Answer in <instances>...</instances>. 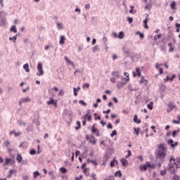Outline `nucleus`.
Segmentation results:
<instances>
[{"label": "nucleus", "instance_id": "nucleus-1", "mask_svg": "<svg viewBox=\"0 0 180 180\" xmlns=\"http://www.w3.org/2000/svg\"><path fill=\"white\" fill-rule=\"evenodd\" d=\"M158 148L156 158L157 160H160V162H164V158L167 155V147H165V144L160 143L158 145Z\"/></svg>", "mask_w": 180, "mask_h": 180}, {"label": "nucleus", "instance_id": "nucleus-2", "mask_svg": "<svg viewBox=\"0 0 180 180\" xmlns=\"http://www.w3.org/2000/svg\"><path fill=\"white\" fill-rule=\"evenodd\" d=\"M169 167H168V171L170 172V174H176V170H175V167H174L176 165V169L180 168L179 164H177L175 162V158L174 156L171 157L169 159Z\"/></svg>", "mask_w": 180, "mask_h": 180}, {"label": "nucleus", "instance_id": "nucleus-3", "mask_svg": "<svg viewBox=\"0 0 180 180\" xmlns=\"http://www.w3.org/2000/svg\"><path fill=\"white\" fill-rule=\"evenodd\" d=\"M6 13L5 11H0V26L5 27L6 26Z\"/></svg>", "mask_w": 180, "mask_h": 180}, {"label": "nucleus", "instance_id": "nucleus-4", "mask_svg": "<svg viewBox=\"0 0 180 180\" xmlns=\"http://www.w3.org/2000/svg\"><path fill=\"white\" fill-rule=\"evenodd\" d=\"M129 81L130 78H122V81L117 82V88L118 89H120V88H123V86L126 85Z\"/></svg>", "mask_w": 180, "mask_h": 180}, {"label": "nucleus", "instance_id": "nucleus-5", "mask_svg": "<svg viewBox=\"0 0 180 180\" xmlns=\"http://www.w3.org/2000/svg\"><path fill=\"white\" fill-rule=\"evenodd\" d=\"M37 70L39 71V73H37V75H38V77H41V75H44V71H43V63H41V62H39L38 63Z\"/></svg>", "mask_w": 180, "mask_h": 180}, {"label": "nucleus", "instance_id": "nucleus-6", "mask_svg": "<svg viewBox=\"0 0 180 180\" xmlns=\"http://www.w3.org/2000/svg\"><path fill=\"white\" fill-rule=\"evenodd\" d=\"M167 113H171V112H172V110L174 108H176V105H175V103L172 102V101H170L167 104Z\"/></svg>", "mask_w": 180, "mask_h": 180}, {"label": "nucleus", "instance_id": "nucleus-7", "mask_svg": "<svg viewBox=\"0 0 180 180\" xmlns=\"http://www.w3.org/2000/svg\"><path fill=\"white\" fill-rule=\"evenodd\" d=\"M95 126H96V124L94 123L91 127V133L92 134H96V137H101V134H99V130L95 128Z\"/></svg>", "mask_w": 180, "mask_h": 180}, {"label": "nucleus", "instance_id": "nucleus-8", "mask_svg": "<svg viewBox=\"0 0 180 180\" xmlns=\"http://www.w3.org/2000/svg\"><path fill=\"white\" fill-rule=\"evenodd\" d=\"M86 140L89 141V143H92L93 144H96V140L95 139V136L91 135L90 137L89 135H86Z\"/></svg>", "mask_w": 180, "mask_h": 180}, {"label": "nucleus", "instance_id": "nucleus-9", "mask_svg": "<svg viewBox=\"0 0 180 180\" xmlns=\"http://www.w3.org/2000/svg\"><path fill=\"white\" fill-rule=\"evenodd\" d=\"M86 118L89 122H91V120H92V115H91V110H87L86 115L83 117V119H84V120H86Z\"/></svg>", "mask_w": 180, "mask_h": 180}, {"label": "nucleus", "instance_id": "nucleus-10", "mask_svg": "<svg viewBox=\"0 0 180 180\" xmlns=\"http://www.w3.org/2000/svg\"><path fill=\"white\" fill-rule=\"evenodd\" d=\"M167 144H169V146H170V147H172V148H174V147H176V146H178V141L174 142V140L172 139H169L167 141Z\"/></svg>", "mask_w": 180, "mask_h": 180}, {"label": "nucleus", "instance_id": "nucleus-11", "mask_svg": "<svg viewBox=\"0 0 180 180\" xmlns=\"http://www.w3.org/2000/svg\"><path fill=\"white\" fill-rule=\"evenodd\" d=\"M47 105H54L55 108H57V101L51 98L50 101H47Z\"/></svg>", "mask_w": 180, "mask_h": 180}, {"label": "nucleus", "instance_id": "nucleus-12", "mask_svg": "<svg viewBox=\"0 0 180 180\" xmlns=\"http://www.w3.org/2000/svg\"><path fill=\"white\" fill-rule=\"evenodd\" d=\"M123 53L126 55V57H130V50L126 49L125 47L122 48Z\"/></svg>", "mask_w": 180, "mask_h": 180}, {"label": "nucleus", "instance_id": "nucleus-13", "mask_svg": "<svg viewBox=\"0 0 180 180\" xmlns=\"http://www.w3.org/2000/svg\"><path fill=\"white\" fill-rule=\"evenodd\" d=\"M139 84H145V85H147V84H148V80L146 79L144 76H141Z\"/></svg>", "mask_w": 180, "mask_h": 180}, {"label": "nucleus", "instance_id": "nucleus-14", "mask_svg": "<svg viewBox=\"0 0 180 180\" xmlns=\"http://www.w3.org/2000/svg\"><path fill=\"white\" fill-rule=\"evenodd\" d=\"M65 60L66 61V63H68V64L72 65V67H75V64H74V62H72V60H70L68 58V57L65 56Z\"/></svg>", "mask_w": 180, "mask_h": 180}, {"label": "nucleus", "instance_id": "nucleus-15", "mask_svg": "<svg viewBox=\"0 0 180 180\" xmlns=\"http://www.w3.org/2000/svg\"><path fill=\"white\" fill-rule=\"evenodd\" d=\"M65 40H67V39L65 38V37L64 35L60 36L59 44H65Z\"/></svg>", "mask_w": 180, "mask_h": 180}, {"label": "nucleus", "instance_id": "nucleus-16", "mask_svg": "<svg viewBox=\"0 0 180 180\" xmlns=\"http://www.w3.org/2000/svg\"><path fill=\"white\" fill-rule=\"evenodd\" d=\"M112 77H115V78H117V79H119V78H120V75L119 74V71H113L111 73Z\"/></svg>", "mask_w": 180, "mask_h": 180}, {"label": "nucleus", "instance_id": "nucleus-17", "mask_svg": "<svg viewBox=\"0 0 180 180\" xmlns=\"http://www.w3.org/2000/svg\"><path fill=\"white\" fill-rule=\"evenodd\" d=\"M134 123H137V124H140V123H141V120H139V117L136 114L134 116Z\"/></svg>", "mask_w": 180, "mask_h": 180}, {"label": "nucleus", "instance_id": "nucleus-18", "mask_svg": "<svg viewBox=\"0 0 180 180\" xmlns=\"http://www.w3.org/2000/svg\"><path fill=\"white\" fill-rule=\"evenodd\" d=\"M146 164L147 168H151L152 169H154V168H155V165L151 164L150 162H146Z\"/></svg>", "mask_w": 180, "mask_h": 180}, {"label": "nucleus", "instance_id": "nucleus-19", "mask_svg": "<svg viewBox=\"0 0 180 180\" xmlns=\"http://www.w3.org/2000/svg\"><path fill=\"white\" fill-rule=\"evenodd\" d=\"M152 5L151 0H150V2L145 6V9L147 11H151V8H153Z\"/></svg>", "mask_w": 180, "mask_h": 180}, {"label": "nucleus", "instance_id": "nucleus-20", "mask_svg": "<svg viewBox=\"0 0 180 180\" xmlns=\"http://www.w3.org/2000/svg\"><path fill=\"white\" fill-rule=\"evenodd\" d=\"M139 169L140 171H147L148 169L147 165H141L139 166Z\"/></svg>", "mask_w": 180, "mask_h": 180}, {"label": "nucleus", "instance_id": "nucleus-21", "mask_svg": "<svg viewBox=\"0 0 180 180\" xmlns=\"http://www.w3.org/2000/svg\"><path fill=\"white\" fill-rule=\"evenodd\" d=\"M121 162H122V165H123V167H127V165H129L127 163V160L124 158L121 159Z\"/></svg>", "mask_w": 180, "mask_h": 180}, {"label": "nucleus", "instance_id": "nucleus-22", "mask_svg": "<svg viewBox=\"0 0 180 180\" xmlns=\"http://www.w3.org/2000/svg\"><path fill=\"white\" fill-rule=\"evenodd\" d=\"M79 89H81L80 87H77V89L75 88V87L73 88V92H74V95L75 96H78V93L77 92H78V91H79Z\"/></svg>", "mask_w": 180, "mask_h": 180}, {"label": "nucleus", "instance_id": "nucleus-23", "mask_svg": "<svg viewBox=\"0 0 180 180\" xmlns=\"http://www.w3.org/2000/svg\"><path fill=\"white\" fill-rule=\"evenodd\" d=\"M24 70H25V72H30V69H29V64L26 63L23 65Z\"/></svg>", "mask_w": 180, "mask_h": 180}, {"label": "nucleus", "instance_id": "nucleus-24", "mask_svg": "<svg viewBox=\"0 0 180 180\" xmlns=\"http://www.w3.org/2000/svg\"><path fill=\"white\" fill-rule=\"evenodd\" d=\"M101 49H99V46L98 45H96L94 47L92 48L93 53H96V51H100Z\"/></svg>", "mask_w": 180, "mask_h": 180}, {"label": "nucleus", "instance_id": "nucleus-25", "mask_svg": "<svg viewBox=\"0 0 180 180\" xmlns=\"http://www.w3.org/2000/svg\"><path fill=\"white\" fill-rule=\"evenodd\" d=\"M10 32H13V33H18V30L16 29V25H13L10 29Z\"/></svg>", "mask_w": 180, "mask_h": 180}, {"label": "nucleus", "instance_id": "nucleus-26", "mask_svg": "<svg viewBox=\"0 0 180 180\" xmlns=\"http://www.w3.org/2000/svg\"><path fill=\"white\" fill-rule=\"evenodd\" d=\"M22 159L23 158H22V155H20V154L17 155L16 160L18 161V162H22Z\"/></svg>", "mask_w": 180, "mask_h": 180}, {"label": "nucleus", "instance_id": "nucleus-27", "mask_svg": "<svg viewBox=\"0 0 180 180\" xmlns=\"http://www.w3.org/2000/svg\"><path fill=\"white\" fill-rule=\"evenodd\" d=\"M124 32L123 31H121L119 32V34H118V39H124Z\"/></svg>", "mask_w": 180, "mask_h": 180}, {"label": "nucleus", "instance_id": "nucleus-28", "mask_svg": "<svg viewBox=\"0 0 180 180\" xmlns=\"http://www.w3.org/2000/svg\"><path fill=\"white\" fill-rule=\"evenodd\" d=\"M161 37H162V34H158L154 36V40L155 41H157V40H158V39H161Z\"/></svg>", "mask_w": 180, "mask_h": 180}, {"label": "nucleus", "instance_id": "nucleus-29", "mask_svg": "<svg viewBox=\"0 0 180 180\" xmlns=\"http://www.w3.org/2000/svg\"><path fill=\"white\" fill-rule=\"evenodd\" d=\"M115 164H119V162H117L116 160L113 159L112 161L110 162V165L112 168L115 167Z\"/></svg>", "mask_w": 180, "mask_h": 180}, {"label": "nucleus", "instance_id": "nucleus-30", "mask_svg": "<svg viewBox=\"0 0 180 180\" xmlns=\"http://www.w3.org/2000/svg\"><path fill=\"white\" fill-rule=\"evenodd\" d=\"M26 131H27V133H30V131H33V126L32 125L27 126L26 128Z\"/></svg>", "mask_w": 180, "mask_h": 180}, {"label": "nucleus", "instance_id": "nucleus-31", "mask_svg": "<svg viewBox=\"0 0 180 180\" xmlns=\"http://www.w3.org/2000/svg\"><path fill=\"white\" fill-rule=\"evenodd\" d=\"M176 2H175V1H173V2L170 4V8H171V9H172V10L176 9Z\"/></svg>", "mask_w": 180, "mask_h": 180}, {"label": "nucleus", "instance_id": "nucleus-32", "mask_svg": "<svg viewBox=\"0 0 180 180\" xmlns=\"http://www.w3.org/2000/svg\"><path fill=\"white\" fill-rule=\"evenodd\" d=\"M18 34L15 35L13 37H9L8 40H10L11 41H13V43L16 42V39H17Z\"/></svg>", "mask_w": 180, "mask_h": 180}, {"label": "nucleus", "instance_id": "nucleus-33", "mask_svg": "<svg viewBox=\"0 0 180 180\" xmlns=\"http://www.w3.org/2000/svg\"><path fill=\"white\" fill-rule=\"evenodd\" d=\"M87 162H92L93 165L96 167V165H98V162H96V160H89L88 159L87 160Z\"/></svg>", "mask_w": 180, "mask_h": 180}, {"label": "nucleus", "instance_id": "nucleus-34", "mask_svg": "<svg viewBox=\"0 0 180 180\" xmlns=\"http://www.w3.org/2000/svg\"><path fill=\"white\" fill-rule=\"evenodd\" d=\"M22 103H26L27 102H30L31 99L29 97H26L25 98H22Z\"/></svg>", "mask_w": 180, "mask_h": 180}, {"label": "nucleus", "instance_id": "nucleus-35", "mask_svg": "<svg viewBox=\"0 0 180 180\" xmlns=\"http://www.w3.org/2000/svg\"><path fill=\"white\" fill-rule=\"evenodd\" d=\"M20 148H27V145L25 144V142H22L19 145Z\"/></svg>", "mask_w": 180, "mask_h": 180}, {"label": "nucleus", "instance_id": "nucleus-36", "mask_svg": "<svg viewBox=\"0 0 180 180\" xmlns=\"http://www.w3.org/2000/svg\"><path fill=\"white\" fill-rule=\"evenodd\" d=\"M94 120H101V115L98 116V113H96V112H95L94 114Z\"/></svg>", "mask_w": 180, "mask_h": 180}, {"label": "nucleus", "instance_id": "nucleus-37", "mask_svg": "<svg viewBox=\"0 0 180 180\" xmlns=\"http://www.w3.org/2000/svg\"><path fill=\"white\" fill-rule=\"evenodd\" d=\"M115 176H118L119 178H120V176H122V172L120 170L117 171L115 173Z\"/></svg>", "mask_w": 180, "mask_h": 180}, {"label": "nucleus", "instance_id": "nucleus-38", "mask_svg": "<svg viewBox=\"0 0 180 180\" xmlns=\"http://www.w3.org/2000/svg\"><path fill=\"white\" fill-rule=\"evenodd\" d=\"M136 72L138 77H141V71L140 70V68H136Z\"/></svg>", "mask_w": 180, "mask_h": 180}, {"label": "nucleus", "instance_id": "nucleus-39", "mask_svg": "<svg viewBox=\"0 0 180 180\" xmlns=\"http://www.w3.org/2000/svg\"><path fill=\"white\" fill-rule=\"evenodd\" d=\"M154 104V103L150 102L149 104L147 105V108L148 109H149L150 110H153V105Z\"/></svg>", "mask_w": 180, "mask_h": 180}, {"label": "nucleus", "instance_id": "nucleus-40", "mask_svg": "<svg viewBox=\"0 0 180 180\" xmlns=\"http://www.w3.org/2000/svg\"><path fill=\"white\" fill-rule=\"evenodd\" d=\"M77 127H75V130H79L81 129V122L77 121Z\"/></svg>", "mask_w": 180, "mask_h": 180}, {"label": "nucleus", "instance_id": "nucleus-41", "mask_svg": "<svg viewBox=\"0 0 180 180\" xmlns=\"http://www.w3.org/2000/svg\"><path fill=\"white\" fill-rule=\"evenodd\" d=\"M160 49L161 51H165V50H167V46H165V44H162L160 46Z\"/></svg>", "mask_w": 180, "mask_h": 180}, {"label": "nucleus", "instance_id": "nucleus-42", "mask_svg": "<svg viewBox=\"0 0 180 180\" xmlns=\"http://www.w3.org/2000/svg\"><path fill=\"white\" fill-rule=\"evenodd\" d=\"M3 144L8 148L9 146H11V142H9V141H6L4 142Z\"/></svg>", "mask_w": 180, "mask_h": 180}, {"label": "nucleus", "instance_id": "nucleus-43", "mask_svg": "<svg viewBox=\"0 0 180 180\" xmlns=\"http://www.w3.org/2000/svg\"><path fill=\"white\" fill-rule=\"evenodd\" d=\"M60 171L62 174H66L68 170L65 167H60Z\"/></svg>", "mask_w": 180, "mask_h": 180}, {"label": "nucleus", "instance_id": "nucleus-44", "mask_svg": "<svg viewBox=\"0 0 180 180\" xmlns=\"http://www.w3.org/2000/svg\"><path fill=\"white\" fill-rule=\"evenodd\" d=\"M134 131H135L136 136H139V134H140V128H134Z\"/></svg>", "mask_w": 180, "mask_h": 180}, {"label": "nucleus", "instance_id": "nucleus-45", "mask_svg": "<svg viewBox=\"0 0 180 180\" xmlns=\"http://www.w3.org/2000/svg\"><path fill=\"white\" fill-rule=\"evenodd\" d=\"M117 131L113 130L110 134V137H114V136H117Z\"/></svg>", "mask_w": 180, "mask_h": 180}, {"label": "nucleus", "instance_id": "nucleus-46", "mask_svg": "<svg viewBox=\"0 0 180 180\" xmlns=\"http://www.w3.org/2000/svg\"><path fill=\"white\" fill-rule=\"evenodd\" d=\"M136 34H139V37H140L141 39H143V38L144 37V34L140 32V31L136 32Z\"/></svg>", "mask_w": 180, "mask_h": 180}, {"label": "nucleus", "instance_id": "nucleus-47", "mask_svg": "<svg viewBox=\"0 0 180 180\" xmlns=\"http://www.w3.org/2000/svg\"><path fill=\"white\" fill-rule=\"evenodd\" d=\"M89 86H90V84H89V83H84L83 85H82V88H83V89H85V88H89Z\"/></svg>", "mask_w": 180, "mask_h": 180}, {"label": "nucleus", "instance_id": "nucleus-48", "mask_svg": "<svg viewBox=\"0 0 180 180\" xmlns=\"http://www.w3.org/2000/svg\"><path fill=\"white\" fill-rule=\"evenodd\" d=\"M179 131H176V130H174L172 132V137H176V134H178V132Z\"/></svg>", "mask_w": 180, "mask_h": 180}, {"label": "nucleus", "instance_id": "nucleus-49", "mask_svg": "<svg viewBox=\"0 0 180 180\" xmlns=\"http://www.w3.org/2000/svg\"><path fill=\"white\" fill-rule=\"evenodd\" d=\"M79 103L80 104V105H82V106H86V103H85L84 101H82V100H79Z\"/></svg>", "mask_w": 180, "mask_h": 180}, {"label": "nucleus", "instance_id": "nucleus-50", "mask_svg": "<svg viewBox=\"0 0 180 180\" xmlns=\"http://www.w3.org/2000/svg\"><path fill=\"white\" fill-rule=\"evenodd\" d=\"M88 172V169L85 168L84 169H83V173L84 174V175H86V176H89V173H87Z\"/></svg>", "mask_w": 180, "mask_h": 180}, {"label": "nucleus", "instance_id": "nucleus-51", "mask_svg": "<svg viewBox=\"0 0 180 180\" xmlns=\"http://www.w3.org/2000/svg\"><path fill=\"white\" fill-rule=\"evenodd\" d=\"M172 179L173 180H179L180 179V177L179 176L176 175V174H174L173 176H172Z\"/></svg>", "mask_w": 180, "mask_h": 180}, {"label": "nucleus", "instance_id": "nucleus-52", "mask_svg": "<svg viewBox=\"0 0 180 180\" xmlns=\"http://www.w3.org/2000/svg\"><path fill=\"white\" fill-rule=\"evenodd\" d=\"M128 154L125 155V158H129V157H131V150H127Z\"/></svg>", "mask_w": 180, "mask_h": 180}, {"label": "nucleus", "instance_id": "nucleus-53", "mask_svg": "<svg viewBox=\"0 0 180 180\" xmlns=\"http://www.w3.org/2000/svg\"><path fill=\"white\" fill-rule=\"evenodd\" d=\"M90 176H91V178H92V179H94V180L98 179H96V174H95V173H92Z\"/></svg>", "mask_w": 180, "mask_h": 180}, {"label": "nucleus", "instance_id": "nucleus-54", "mask_svg": "<svg viewBox=\"0 0 180 180\" xmlns=\"http://www.w3.org/2000/svg\"><path fill=\"white\" fill-rule=\"evenodd\" d=\"M39 175L40 173L38 171L34 172V178H37Z\"/></svg>", "mask_w": 180, "mask_h": 180}, {"label": "nucleus", "instance_id": "nucleus-55", "mask_svg": "<svg viewBox=\"0 0 180 180\" xmlns=\"http://www.w3.org/2000/svg\"><path fill=\"white\" fill-rule=\"evenodd\" d=\"M30 154L31 155H36V150L32 149V150L30 151Z\"/></svg>", "mask_w": 180, "mask_h": 180}, {"label": "nucleus", "instance_id": "nucleus-56", "mask_svg": "<svg viewBox=\"0 0 180 180\" xmlns=\"http://www.w3.org/2000/svg\"><path fill=\"white\" fill-rule=\"evenodd\" d=\"M57 26H58V29H63V23H61V22H58Z\"/></svg>", "mask_w": 180, "mask_h": 180}, {"label": "nucleus", "instance_id": "nucleus-57", "mask_svg": "<svg viewBox=\"0 0 180 180\" xmlns=\"http://www.w3.org/2000/svg\"><path fill=\"white\" fill-rule=\"evenodd\" d=\"M110 82H112V84L116 83V77H111L110 79Z\"/></svg>", "mask_w": 180, "mask_h": 180}, {"label": "nucleus", "instance_id": "nucleus-58", "mask_svg": "<svg viewBox=\"0 0 180 180\" xmlns=\"http://www.w3.org/2000/svg\"><path fill=\"white\" fill-rule=\"evenodd\" d=\"M165 174H167V169L160 171V175H162V176H164V175H165Z\"/></svg>", "mask_w": 180, "mask_h": 180}, {"label": "nucleus", "instance_id": "nucleus-59", "mask_svg": "<svg viewBox=\"0 0 180 180\" xmlns=\"http://www.w3.org/2000/svg\"><path fill=\"white\" fill-rule=\"evenodd\" d=\"M162 74H164V69L162 68H159V75H162Z\"/></svg>", "mask_w": 180, "mask_h": 180}, {"label": "nucleus", "instance_id": "nucleus-60", "mask_svg": "<svg viewBox=\"0 0 180 180\" xmlns=\"http://www.w3.org/2000/svg\"><path fill=\"white\" fill-rule=\"evenodd\" d=\"M127 21L129 22V23H133V18L131 17H128L127 18Z\"/></svg>", "mask_w": 180, "mask_h": 180}, {"label": "nucleus", "instance_id": "nucleus-61", "mask_svg": "<svg viewBox=\"0 0 180 180\" xmlns=\"http://www.w3.org/2000/svg\"><path fill=\"white\" fill-rule=\"evenodd\" d=\"M11 161H12V159H11V158H6V165H8V164H10V163H11Z\"/></svg>", "mask_w": 180, "mask_h": 180}, {"label": "nucleus", "instance_id": "nucleus-62", "mask_svg": "<svg viewBox=\"0 0 180 180\" xmlns=\"http://www.w3.org/2000/svg\"><path fill=\"white\" fill-rule=\"evenodd\" d=\"M64 95V91L60 90L58 92V96H63Z\"/></svg>", "mask_w": 180, "mask_h": 180}, {"label": "nucleus", "instance_id": "nucleus-63", "mask_svg": "<svg viewBox=\"0 0 180 180\" xmlns=\"http://www.w3.org/2000/svg\"><path fill=\"white\" fill-rule=\"evenodd\" d=\"M108 129H113V125H112V123L109 122L107 125Z\"/></svg>", "mask_w": 180, "mask_h": 180}, {"label": "nucleus", "instance_id": "nucleus-64", "mask_svg": "<svg viewBox=\"0 0 180 180\" xmlns=\"http://www.w3.org/2000/svg\"><path fill=\"white\" fill-rule=\"evenodd\" d=\"M19 124L20 126H26V122H24L23 121H20Z\"/></svg>", "mask_w": 180, "mask_h": 180}]
</instances>
